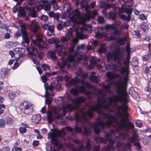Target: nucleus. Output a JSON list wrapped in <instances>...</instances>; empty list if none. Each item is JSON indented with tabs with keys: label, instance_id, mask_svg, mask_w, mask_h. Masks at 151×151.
I'll return each mask as SVG.
<instances>
[{
	"label": "nucleus",
	"instance_id": "obj_44",
	"mask_svg": "<svg viewBox=\"0 0 151 151\" xmlns=\"http://www.w3.org/2000/svg\"><path fill=\"white\" fill-rule=\"evenodd\" d=\"M41 67L43 70L45 71H46L47 70H49L50 68L49 66L45 64H42Z\"/></svg>",
	"mask_w": 151,
	"mask_h": 151
},
{
	"label": "nucleus",
	"instance_id": "obj_31",
	"mask_svg": "<svg viewBox=\"0 0 151 151\" xmlns=\"http://www.w3.org/2000/svg\"><path fill=\"white\" fill-rule=\"evenodd\" d=\"M140 27L142 31L144 32L147 31L148 29V26L145 22L142 23L140 25Z\"/></svg>",
	"mask_w": 151,
	"mask_h": 151
},
{
	"label": "nucleus",
	"instance_id": "obj_22",
	"mask_svg": "<svg viewBox=\"0 0 151 151\" xmlns=\"http://www.w3.org/2000/svg\"><path fill=\"white\" fill-rule=\"evenodd\" d=\"M31 26L34 33H36L38 31L40 27L38 24L35 21H33L31 23Z\"/></svg>",
	"mask_w": 151,
	"mask_h": 151
},
{
	"label": "nucleus",
	"instance_id": "obj_20",
	"mask_svg": "<svg viewBox=\"0 0 151 151\" xmlns=\"http://www.w3.org/2000/svg\"><path fill=\"white\" fill-rule=\"evenodd\" d=\"M27 50L28 51L29 55L35 56L37 53V50L34 47H28L27 48Z\"/></svg>",
	"mask_w": 151,
	"mask_h": 151
},
{
	"label": "nucleus",
	"instance_id": "obj_6",
	"mask_svg": "<svg viewBox=\"0 0 151 151\" xmlns=\"http://www.w3.org/2000/svg\"><path fill=\"white\" fill-rule=\"evenodd\" d=\"M55 86L54 83H51L50 85L49 86L48 84L46 83L44 84V88L45 90V96L46 98L45 100V103L49 105L50 103L52 101L53 99L51 96H53L54 95V93H52L50 95L49 93L47 92V90H49L51 91H52L54 89V87Z\"/></svg>",
	"mask_w": 151,
	"mask_h": 151
},
{
	"label": "nucleus",
	"instance_id": "obj_35",
	"mask_svg": "<svg viewBox=\"0 0 151 151\" xmlns=\"http://www.w3.org/2000/svg\"><path fill=\"white\" fill-rule=\"evenodd\" d=\"M90 61L93 64H96L100 62V60L96 58L92 57L90 58Z\"/></svg>",
	"mask_w": 151,
	"mask_h": 151
},
{
	"label": "nucleus",
	"instance_id": "obj_4",
	"mask_svg": "<svg viewBox=\"0 0 151 151\" xmlns=\"http://www.w3.org/2000/svg\"><path fill=\"white\" fill-rule=\"evenodd\" d=\"M74 108L71 104H69L67 106H63L61 109H55L52 113L48 111L47 113V120L49 123H50L53 121L54 118L58 119H61L67 111L70 112Z\"/></svg>",
	"mask_w": 151,
	"mask_h": 151
},
{
	"label": "nucleus",
	"instance_id": "obj_63",
	"mask_svg": "<svg viewBox=\"0 0 151 151\" xmlns=\"http://www.w3.org/2000/svg\"><path fill=\"white\" fill-rule=\"evenodd\" d=\"M19 66V64L17 62L14 63V66L12 67V68L14 70L16 69Z\"/></svg>",
	"mask_w": 151,
	"mask_h": 151
},
{
	"label": "nucleus",
	"instance_id": "obj_59",
	"mask_svg": "<svg viewBox=\"0 0 151 151\" xmlns=\"http://www.w3.org/2000/svg\"><path fill=\"white\" fill-rule=\"evenodd\" d=\"M36 3V1L34 0H29L28 2V4L31 5H34Z\"/></svg>",
	"mask_w": 151,
	"mask_h": 151
},
{
	"label": "nucleus",
	"instance_id": "obj_47",
	"mask_svg": "<svg viewBox=\"0 0 151 151\" xmlns=\"http://www.w3.org/2000/svg\"><path fill=\"white\" fill-rule=\"evenodd\" d=\"M5 122L2 119H0V127L1 128H4L5 127Z\"/></svg>",
	"mask_w": 151,
	"mask_h": 151
},
{
	"label": "nucleus",
	"instance_id": "obj_11",
	"mask_svg": "<svg viewBox=\"0 0 151 151\" xmlns=\"http://www.w3.org/2000/svg\"><path fill=\"white\" fill-rule=\"evenodd\" d=\"M46 150L47 151H50L52 149L51 145L55 146L54 148L58 149H62L63 145L61 142H49L46 144Z\"/></svg>",
	"mask_w": 151,
	"mask_h": 151
},
{
	"label": "nucleus",
	"instance_id": "obj_25",
	"mask_svg": "<svg viewBox=\"0 0 151 151\" xmlns=\"http://www.w3.org/2000/svg\"><path fill=\"white\" fill-rule=\"evenodd\" d=\"M49 58L51 60H55L56 59L55 52L53 51H49L47 53Z\"/></svg>",
	"mask_w": 151,
	"mask_h": 151
},
{
	"label": "nucleus",
	"instance_id": "obj_19",
	"mask_svg": "<svg viewBox=\"0 0 151 151\" xmlns=\"http://www.w3.org/2000/svg\"><path fill=\"white\" fill-rule=\"evenodd\" d=\"M95 74L96 73L95 72H92L89 77V78L92 82L97 83L98 82L99 78L98 76H95Z\"/></svg>",
	"mask_w": 151,
	"mask_h": 151
},
{
	"label": "nucleus",
	"instance_id": "obj_30",
	"mask_svg": "<svg viewBox=\"0 0 151 151\" xmlns=\"http://www.w3.org/2000/svg\"><path fill=\"white\" fill-rule=\"evenodd\" d=\"M100 7L102 9H106V8L109 9L111 7V5L110 4H107L106 3L103 2L101 3Z\"/></svg>",
	"mask_w": 151,
	"mask_h": 151
},
{
	"label": "nucleus",
	"instance_id": "obj_16",
	"mask_svg": "<svg viewBox=\"0 0 151 151\" xmlns=\"http://www.w3.org/2000/svg\"><path fill=\"white\" fill-rule=\"evenodd\" d=\"M27 12L30 16L35 17H37L36 12L34 7H28Z\"/></svg>",
	"mask_w": 151,
	"mask_h": 151
},
{
	"label": "nucleus",
	"instance_id": "obj_26",
	"mask_svg": "<svg viewBox=\"0 0 151 151\" xmlns=\"http://www.w3.org/2000/svg\"><path fill=\"white\" fill-rule=\"evenodd\" d=\"M77 76H80L84 78H86L87 77V75L83 71L82 69L79 68L77 71L76 73Z\"/></svg>",
	"mask_w": 151,
	"mask_h": 151
},
{
	"label": "nucleus",
	"instance_id": "obj_45",
	"mask_svg": "<svg viewBox=\"0 0 151 151\" xmlns=\"http://www.w3.org/2000/svg\"><path fill=\"white\" fill-rule=\"evenodd\" d=\"M63 24L64 26H65L66 23L65 22H62L61 24L59 23L58 24L57 27L58 30H61L63 28V26L62 25Z\"/></svg>",
	"mask_w": 151,
	"mask_h": 151
},
{
	"label": "nucleus",
	"instance_id": "obj_27",
	"mask_svg": "<svg viewBox=\"0 0 151 151\" xmlns=\"http://www.w3.org/2000/svg\"><path fill=\"white\" fill-rule=\"evenodd\" d=\"M129 93L133 97L136 98L138 96L137 92L135 91L133 87L131 88L129 90Z\"/></svg>",
	"mask_w": 151,
	"mask_h": 151
},
{
	"label": "nucleus",
	"instance_id": "obj_28",
	"mask_svg": "<svg viewBox=\"0 0 151 151\" xmlns=\"http://www.w3.org/2000/svg\"><path fill=\"white\" fill-rule=\"evenodd\" d=\"M47 41L48 43L50 44L55 43L56 45L59 42L60 40L58 38H52L48 39Z\"/></svg>",
	"mask_w": 151,
	"mask_h": 151
},
{
	"label": "nucleus",
	"instance_id": "obj_14",
	"mask_svg": "<svg viewBox=\"0 0 151 151\" xmlns=\"http://www.w3.org/2000/svg\"><path fill=\"white\" fill-rule=\"evenodd\" d=\"M120 13L126 12L128 14L130 15L132 13V9L131 7H124L122 6L120 8L117 9Z\"/></svg>",
	"mask_w": 151,
	"mask_h": 151
},
{
	"label": "nucleus",
	"instance_id": "obj_39",
	"mask_svg": "<svg viewBox=\"0 0 151 151\" xmlns=\"http://www.w3.org/2000/svg\"><path fill=\"white\" fill-rule=\"evenodd\" d=\"M97 20L98 22L101 24H103L105 22V20H104L103 17L101 16H99L97 18Z\"/></svg>",
	"mask_w": 151,
	"mask_h": 151
},
{
	"label": "nucleus",
	"instance_id": "obj_36",
	"mask_svg": "<svg viewBox=\"0 0 151 151\" xmlns=\"http://www.w3.org/2000/svg\"><path fill=\"white\" fill-rule=\"evenodd\" d=\"M51 5L50 4H45L42 6L41 7L45 11H49L50 9Z\"/></svg>",
	"mask_w": 151,
	"mask_h": 151
},
{
	"label": "nucleus",
	"instance_id": "obj_29",
	"mask_svg": "<svg viewBox=\"0 0 151 151\" xmlns=\"http://www.w3.org/2000/svg\"><path fill=\"white\" fill-rule=\"evenodd\" d=\"M110 143L105 149V151H114V148L113 146L114 142H109Z\"/></svg>",
	"mask_w": 151,
	"mask_h": 151
},
{
	"label": "nucleus",
	"instance_id": "obj_41",
	"mask_svg": "<svg viewBox=\"0 0 151 151\" xmlns=\"http://www.w3.org/2000/svg\"><path fill=\"white\" fill-rule=\"evenodd\" d=\"M98 51L101 53L104 52H106V50L104 44L101 45Z\"/></svg>",
	"mask_w": 151,
	"mask_h": 151
},
{
	"label": "nucleus",
	"instance_id": "obj_21",
	"mask_svg": "<svg viewBox=\"0 0 151 151\" xmlns=\"http://www.w3.org/2000/svg\"><path fill=\"white\" fill-rule=\"evenodd\" d=\"M112 7L114 10V13L110 12L109 14V16L112 20H114L115 19L116 14L119 12L118 10L116 9H119V8H116L114 5H113Z\"/></svg>",
	"mask_w": 151,
	"mask_h": 151
},
{
	"label": "nucleus",
	"instance_id": "obj_37",
	"mask_svg": "<svg viewBox=\"0 0 151 151\" xmlns=\"http://www.w3.org/2000/svg\"><path fill=\"white\" fill-rule=\"evenodd\" d=\"M132 65L136 67L138 65V62L137 58L136 57L133 58L132 60Z\"/></svg>",
	"mask_w": 151,
	"mask_h": 151
},
{
	"label": "nucleus",
	"instance_id": "obj_7",
	"mask_svg": "<svg viewBox=\"0 0 151 151\" xmlns=\"http://www.w3.org/2000/svg\"><path fill=\"white\" fill-rule=\"evenodd\" d=\"M19 108L22 112L26 114H29L33 111L34 105L29 102L24 101L20 103Z\"/></svg>",
	"mask_w": 151,
	"mask_h": 151
},
{
	"label": "nucleus",
	"instance_id": "obj_40",
	"mask_svg": "<svg viewBox=\"0 0 151 151\" xmlns=\"http://www.w3.org/2000/svg\"><path fill=\"white\" fill-rule=\"evenodd\" d=\"M43 28L45 29L49 30L50 29L52 30V29H54V27L53 25L49 26L47 24H45L43 26Z\"/></svg>",
	"mask_w": 151,
	"mask_h": 151
},
{
	"label": "nucleus",
	"instance_id": "obj_15",
	"mask_svg": "<svg viewBox=\"0 0 151 151\" xmlns=\"http://www.w3.org/2000/svg\"><path fill=\"white\" fill-rule=\"evenodd\" d=\"M122 142H117L116 146L117 147H122L123 148V150L124 151H130L131 148V145L130 142H128L126 145H122Z\"/></svg>",
	"mask_w": 151,
	"mask_h": 151
},
{
	"label": "nucleus",
	"instance_id": "obj_3",
	"mask_svg": "<svg viewBox=\"0 0 151 151\" xmlns=\"http://www.w3.org/2000/svg\"><path fill=\"white\" fill-rule=\"evenodd\" d=\"M77 37L73 39L70 43L71 47L69 49L68 53H67L63 51H59L58 52V55L61 56L65 59L66 58V57L68 58L70 62H73L75 60V56H77L79 54L78 52H74V47L79 40L78 38L83 39L84 38L83 35L81 32H77L76 34Z\"/></svg>",
	"mask_w": 151,
	"mask_h": 151
},
{
	"label": "nucleus",
	"instance_id": "obj_53",
	"mask_svg": "<svg viewBox=\"0 0 151 151\" xmlns=\"http://www.w3.org/2000/svg\"><path fill=\"white\" fill-rule=\"evenodd\" d=\"M48 17L47 16L45 15H42L40 17L41 20L44 21H47L48 20Z\"/></svg>",
	"mask_w": 151,
	"mask_h": 151
},
{
	"label": "nucleus",
	"instance_id": "obj_33",
	"mask_svg": "<svg viewBox=\"0 0 151 151\" xmlns=\"http://www.w3.org/2000/svg\"><path fill=\"white\" fill-rule=\"evenodd\" d=\"M18 15L19 17L24 16L25 14V12L22 7H20L19 8L18 10Z\"/></svg>",
	"mask_w": 151,
	"mask_h": 151
},
{
	"label": "nucleus",
	"instance_id": "obj_52",
	"mask_svg": "<svg viewBox=\"0 0 151 151\" xmlns=\"http://www.w3.org/2000/svg\"><path fill=\"white\" fill-rule=\"evenodd\" d=\"M55 47L58 52L61 51L62 48V46L60 45L57 44V43L55 45Z\"/></svg>",
	"mask_w": 151,
	"mask_h": 151
},
{
	"label": "nucleus",
	"instance_id": "obj_60",
	"mask_svg": "<svg viewBox=\"0 0 151 151\" xmlns=\"http://www.w3.org/2000/svg\"><path fill=\"white\" fill-rule=\"evenodd\" d=\"M13 149L15 151H21L22 150V148L15 146L14 147Z\"/></svg>",
	"mask_w": 151,
	"mask_h": 151
},
{
	"label": "nucleus",
	"instance_id": "obj_10",
	"mask_svg": "<svg viewBox=\"0 0 151 151\" xmlns=\"http://www.w3.org/2000/svg\"><path fill=\"white\" fill-rule=\"evenodd\" d=\"M73 30L71 29L67 30L65 36H62L60 41L66 45L68 44V40L72 37L73 35Z\"/></svg>",
	"mask_w": 151,
	"mask_h": 151
},
{
	"label": "nucleus",
	"instance_id": "obj_62",
	"mask_svg": "<svg viewBox=\"0 0 151 151\" xmlns=\"http://www.w3.org/2000/svg\"><path fill=\"white\" fill-rule=\"evenodd\" d=\"M96 1H93L90 4L89 6L91 9L93 8L96 5Z\"/></svg>",
	"mask_w": 151,
	"mask_h": 151
},
{
	"label": "nucleus",
	"instance_id": "obj_1",
	"mask_svg": "<svg viewBox=\"0 0 151 151\" xmlns=\"http://www.w3.org/2000/svg\"><path fill=\"white\" fill-rule=\"evenodd\" d=\"M124 66L116 69L121 74L126 72L125 76L120 78L117 82L118 96L113 95L107 98L104 91L108 93L111 92L110 87L114 83V80L120 77L119 74L111 72L107 73L106 76L108 78L109 84L104 85L103 89L100 90L86 82L84 79L80 80L77 76L73 79V85L78 82L83 85L79 87L78 90L77 88H73L74 95H78L80 91L87 95H92L94 97L97 96L98 99L97 103L89 108L88 112L82 111L80 115L78 114L75 115V118L76 122L80 121L82 123L83 130L76 126L74 130L73 129V135L76 132L85 134H88L90 132L89 126L90 124L88 122L87 117H92L93 112L96 111L101 116L98 119L97 123H93L91 124L96 133L99 134L101 129L105 127L111 125L114 126L115 124L119 129H124L125 131V132L119 134V137L123 139L127 137L129 129L134 128V125L132 122L127 124L125 117L120 113L122 112L125 117H127L129 106L127 104L129 101L128 95L126 89L128 80L129 66Z\"/></svg>",
	"mask_w": 151,
	"mask_h": 151
},
{
	"label": "nucleus",
	"instance_id": "obj_42",
	"mask_svg": "<svg viewBox=\"0 0 151 151\" xmlns=\"http://www.w3.org/2000/svg\"><path fill=\"white\" fill-rule=\"evenodd\" d=\"M67 64V59H65L64 62L62 63H59L58 65L60 68H65Z\"/></svg>",
	"mask_w": 151,
	"mask_h": 151
},
{
	"label": "nucleus",
	"instance_id": "obj_9",
	"mask_svg": "<svg viewBox=\"0 0 151 151\" xmlns=\"http://www.w3.org/2000/svg\"><path fill=\"white\" fill-rule=\"evenodd\" d=\"M105 29L107 30H109L110 29H112L113 30V33L114 35L113 34H111L110 36L107 37V39L108 40H115L116 38V37L115 35H118L119 34V31L116 29V27L114 24H107L104 27Z\"/></svg>",
	"mask_w": 151,
	"mask_h": 151
},
{
	"label": "nucleus",
	"instance_id": "obj_49",
	"mask_svg": "<svg viewBox=\"0 0 151 151\" xmlns=\"http://www.w3.org/2000/svg\"><path fill=\"white\" fill-rule=\"evenodd\" d=\"M19 130L21 134L24 133L27 131V129L25 127H20L19 129Z\"/></svg>",
	"mask_w": 151,
	"mask_h": 151
},
{
	"label": "nucleus",
	"instance_id": "obj_61",
	"mask_svg": "<svg viewBox=\"0 0 151 151\" xmlns=\"http://www.w3.org/2000/svg\"><path fill=\"white\" fill-rule=\"evenodd\" d=\"M60 14L59 13L55 14L53 17L56 20H58L59 18Z\"/></svg>",
	"mask_w": 151,
	"mask_h": 151
},
{
	"label": "nucleus",
	"instance_id": "obj_46",
	"mask_svg": "<svg viewBox=\"0 0 151 151\" xmlns=\"http://www.w3.org/2000/svg\"><path fill=\"white\" fill-rule=\"evenodd\" d=\"M6 123L7 124H13L14 121L12 119L10 118H7L6 120Z\"/></svg>",
	"mask_w": 151,
	"mask_h": 151
},
{
	"label": "nucleus",
	"instance_id": "obj_56",
	"mask_svg": "<svg viewBox=\"0 0 151 151\" xmlns=\"http://www.w3.org/2000/svg\"><path fill=\"white\" fill-rule=\"evenodd\" d=\"M15 94L12 93H9L8 94L9 98L11 99H14L15 97Z\"/></svg>",
	"mask_w": 151,
	"mask_h": 151
},
{
	"label": "nucleus",
	"instance_id": "obj_34",
	"mask_svg": "<svg viewBox=\"0 0 151 151\" xmlns=\"http://www.w3.org/2000/svg\"><path fill=\"white\" fill-rule=\"evenodd\" d=\"M126 40V37L119 38L117 40V42L120 45H123L125 43Z\"/></svg>",
	"mask_w": 151,
	"mask_h": 151
},
{
	"label": "nucleus",
	"instance_id": "obj_38",
	"mask_svg": "<svg viewBox=\"0 0 151 151\" xmlns=\"http://www.w3.org/2000/svg\"><path fill=\"white\" fill-rule=\"evenodd\" d=\"M96 36L98 38H101L104 36H107V34L104 32H102V33L98 32L96 34Z\"/></svg>",
	"mask_w": 151,
	"mask_h": 151
},
{
	"label": "nucleus",
	"instance_id": "obj_23",
	"mask_svg": "<svg viewBox=\"0 0 151 151\" xmlns=\"http://www.w3.org/2000/svg\"><path fill=\"white\" fill-rule=\"evenodd\" d=\"M41 116L39 114L33 115L31 119L32 122L33 123H37L41 120Z\"/></svg>",
	"mask_w": 151,
	"mask_h": 151
},
{
	"label": "nucleus",
	"instance_id": "obj_12",
	"mask_svg": "<svg viewBox=\"0 0 151 151\" xmlns=\"http://www.w3.org/2000/svg\"><path fill=\"white\" fill-rule=\"evenodd\" d=\"M21 29L22 33L23 41L22 43L24 42L28 44L29 42V40L28 37V34L26 32V29L25 25L22 24L21 26Z\"/></svg>",
	"mask_w": 151,
	"mask_h": 151
},
{
	"label": "nucleus",
	"instance_id": "obj_57",
	"mask_svg": "<svg viewBox=\"0 0 151 151\" xmlns=\"http://www.w3.org/2000/svg\"><path fill=\"white\" fill-rule=\"evenodd\" d=\"M54 29H52V30L50 29L48 30V32L47 33V35L49 36H51L53 33Z\"/></svg>",
	"mask_w": 151,
	"mask_h": 151
},
{
	"label": "nucleus",
	"instance_id": "obj_17",
	"mask_svg": "<svg viewBox=\"0 0 151 151\" xmlns=\"http://www.w3.org/2000/svg\"><path fill=\"white\" fill-rule=\"evenodd\" d=\"M133 135L132 136L130 139V142H137L140 140L139 139L138 134L137 133V130L136 129H133Z\"/></svg>",
	"mask_w": 151,
	"mask_h": 151
},
{
	"label": "nucleus",
	"instance_id": "obj_58",
	"mask_svg": "<svg viewBox=\"0 0 151 151\" xmlns=\"http://www.w3.org/2000/svg\"><path fill=\"white\" fill-rule=\"evenodd\" d=\"M139 19L142 20H145L146 19V17L143 14H141L139 16Z\"/></svg>",
	"mask_w": 151,
	"mask_h": 151
},
{
	"label": "nucleus",
	"instance_id": "obj_24",
	"mask_svg": "<svg viewBox=\"0 0 151 151\" xmlns=\"http://www.w3.org/2000/svg\"><path fill=\"white\" fill-rule=\"evenodd\" d=\"M114 133V132L112 130H111V132L109 133H107L105 136L107 140L105 142H114V141L111 139V136Z\"/></svg>",
	"mask_w": 151,
	"mask_h": 151
},
{
	"label": "nucleus",
	"instance_id": "obj_48",
	"mask_svg": "<svg viewBox=\"0 0 151 151\" xmlns=\"http://www.w3.org/2000/svg\"><path fill=\"white\" fill-rule=\"evenodd\" d=\"M5 108V106L3 104H0V114H2L4 112V109Z\"/></svg>",
	"mask_w": 151,
	"mask_h": 151
},
{
	"label": "nucleus",
	"instance_id": "obj_8",
	"mask_svg": "<svg viewBox=\"0 0 151 151\" xmlns=\"http://www.w3.org/2000/svg\"><path fill=\"white\" fill-rule=\"evenodd\" d=\"M31 40L32 41V44L37 46L40 50H41L47 48V44L46 42L43 41L38 36L36 35L35 39L34 40L31 38Z\"/></svg>",
	"mask_w": 151,
	"mask_h": 151
},
{
	"label": "nucleus",
	"instance_id": "obj_51",
	"mask_svg": "<svg viewBox=\"0 0 151 151\" xmlns=\"http://www.w3.org/2000/svg\"><path fill=\"white\" fill-rule=\"evenodd\" d=\"M90 43L93 45L95 46H97L98 44L97 41L94 40L92 39H90Z\"/></svg>",
	"mask_w": 151,
	"mask_h": 151
},
{
	"label": "nucleus",
	"instance_id": "obj_55",
	"mask_svg": "<svg viewBox=\"0 0 151 151\" xmlns=\"http://www.w3.org/2000/svg\"><path fill=\"white\" fill-rule=\"evenodd\" d=\"M41 78L43 82H46L47 80V77L46 76V75H45L44 74L41 76Z\"/></svg>",
	"mask_w": 151,
	"mask_h": 151
},
{
	"label": "nucleus",
	"instance_id": "obj_43",
	"mask_svg": "<svg viewBox=\"0 0 151 151\" xmlns=\"http://www.w3.org/2000/svg\"><path fill=\"white\" fill-rule=\"evenodd\" d=\"M129 26L127 23H124L120 27L119 29L122 30L123 29H128V28Z\"/></svg>",
	"mask_w": 151,
	"mask_h": 151
},
{
	"label": "nucleus",
	"instance_id": "obj_2",
	"mask_svg": "<svg viewBox=\"0 0 151 151\" xmlns=\"http://www.w3.org/2000/svg\"><path fill=\"white\" fill-rule=\"evenodd\" d=\"M90 8V6L88 5L85 6V10L86 12L85 18L81 17L80 12L77 9L74 11L68 10L67 12L69 14V18L73 22L84 24L85 23L86 21H88L91 19H93L98 15V12L95 9L91 12L89 10Z\"/></svg>",
	"mask_w": 151,
	"mask_h": 151
},
{
	"label": "nucleus",
	"instance_id": "obj_54",
	"mask_svg": "<svg viewBox=\"0 0 151 151\" xmlns=\"http://www.w3.org/2000/svg\"><path fill=\"white\" fill-rule=\"evenodd\" d=\"M55 88L57 90H63V89L61 87V84L60 83H58L56 85Z\"/></svg>",
	"mask_w": 151,
	"mask_h": 151
},
{
	"label": "nucleus",
	"instance_id": "obj_64",
	"mask_svg": "<svg viewBox=\"0 0 151 151\" xmlns=\"http://www.w3.org/2000/svg\"><path fill=\"white\" fill-rule=\"evenodd\" d=\"M9 148L7 146L4 147L2 148V151H9Z\"/></svg>",
	"mask_w": 151,
	"mask_h": 151
},
{
	"label": "nucleus",
	"instance_id": "obj_32",
	"mask_svg": "<svg viewBox=\"0 0 151 151\" xmlns=\"http://www.w3.org/2000/svg\"><path fill=\"white\" fill-rule=\"evenodd\" d=\"M8 71L6 69H3L1 71V75L2 78H5L8 76Z\"/></svg>",
	"mask_w": 151,
	"mask_h": 151
},
{
	"label": "nucleus",
	"instance_id": "obj_18",
	"mask_svg": "<svg viewBox=\"0 0 151 151\" xmlns=\"http://www.w3.org/2000/svg\"><path fill=\"white\" fill-rule=\"evenodd\" d=\"M85 48V45L84 44H82L81 45L78 46L77 48V51H76V52H78L79 53V54L77 56H75V60L76 58L78 59V61H80L82 59V57L81 56V55H80V53L78 51V50L81 49L83 50Z\"/></svg>",
	"mask_w": 151,
	"mask_h": 151
},
{
	"label": "nucleus",
	"instance_id": "obj_50",
	"mask_svg": "<svg viewBox=\"0 0 151 151\" xmlns=\"http://www.w3.org/2000/svg\"><path fill=\"white\" fill-rule=\"evenodd\" d=\"M95 140L96 142H103L104 139L102 137L98 136L95 138Z\"/></svg>",
	"mask_w": 151,
	"mask_h": 151
},
{
	"label": "nucleus",
	"instance_id": "obj_13",
	"mask_svg": "<svg viewBox=\"0 0 151 151\" xmlns=\"http://www.w3.org/2000/svg\"><path fill=\"white\" fill-rule=\"evenodd\" d=\"M86 98L84 97H81L78 98L77 99H73L72 102L75 106H78L81 103L84 102L86 100Z\"/></svg>",
	"mask_w": 151,
	"mask_h": 151
},
{
	"label": "nucleus",
	"instance_id": "obj_5",
	"mask_svg": "<svg viewBox=\"0 0 151 151\" xmlns=\"http://www.w3.org/2000/svg\"><path fill=\"white\" fill-rule=\"evenodd\" d=\"M108 62L113 60L116 63L117 66L119 67L121 65V61L123 60L122 55L118 52H109L105 56Z\"/></svg>",
	"mask_w": 151,
	"mask_h": 151
}]
</instances>
